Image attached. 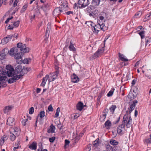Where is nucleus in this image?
<instances>
[{
  "label": "nucleus",
  "mask_w": 151,
  "mask_h": 151,
  "mask_svg": "<svg viewBox=\"0 0 151 151\" xmlns=\"http://www.w3.org/2000/svg\"><path fill=\"white\" fill-rule=\"evenodd\" d=\"M104 50V46L99 48L96 52L90 57V60H93L98 57H100L103 54Z\"/></svg>",
  "instance_id": "f257e3e1"
},
{
  "label": "nucleus",
  "mask_w": 151,
  "mask_h": 151,
  "mask_svg": "<svg viewBox=\"0 0 151 151\" xmlns=\"http://www.w3.org/2000/svg\"><path fill=\"white\" fill-rule=\"evenodd\" d=\"M132 120L130 115L128 114L125 115L123 116V124L127 128H129L132 126Z\"/></svg>",
  "instance_id": "f03ea898"
},
{
  "label": "nucleus",
  "mask_w": 151,
  "mask_h": 151,
  "mask_svg": "<svg viewBox=\"0 0 151 151\" xmlns=\"http://www.w3.org/2000/svg\"><path fill=\"white\" fill-rule=\"evenodd\" d=\"M17 49L19 48L20 51L24 53L28 52L29 51V48L26 47L25 44L21 43H18L17 44Z\"/></svg>",
  "instance_id": "7ed1b4c3"
},
{
  "label": "nucleus",
  "mask_w": 151,
  "mask_h": 151,
  "mask_svg": "<svg viewBox=\"0 0 151 151\" xmlns=\"http://www.w3.org/2000/svg\"><path fill=\"white\" fill-rule=\"evenodd\" d=\"M89 4L88 0H79L78 3V7L80 8H84Z\"/></svg>",
  "instance_id": "20e7f679"
},
{
  "label": "nucleus",
  "mask_w": 151,
  "mask_h": 151,
  "mask_svg": "<svg viewBox=\"0 0 151 151\" xmlns=\"http://www.w3.org/2000/svg\"><path fill=\"white\" fill-rule=\"evenodd\" d=\"M106 14L105 12L101 13L98 17L97 23L99 24H104L105 21V18H106Z\"/></svg>",
  "instance_id": "39448f33"
},
{
  "label": "nucleus",
  "mask_w": 151,
  "mask_h": 151,
  "mask_svg": "<svg viewBox=\"0 0 151 151\" xmlns=\"http://www.w3.org/2000/svg\"><path fill=\"white\" fill-rule=\"evenodd\" d=\"M59 72V70H57L56 71L50 74V78L48 79L49 82L53 81L57 78Z\"/></svg>",
  "instance_id": "423d86ee"
},
{
  "label": "nucleus",
  "mask_w": 151,
  "mask_h": 151,
  "mask_svg": "<svg viewBox=\"0 0 151 151\" xmlns=\"http://www.w3.org/2000/svg\"><path fill=\"white\" fill-rule=\"evenodd\" d=\"M60 4H61V8L65 11L68 8V2L67 0H60L59 1Z\"/></svg>",
  "instance_id": "0eeeda50"
},
{
  "label": "nucleus",
  "mask_w": 151,
  "mask_h": 151,
  "mask_svg": "<svg viewBox=\"0 0 151 151\" xmlns=\"http://www.w3.org/2000/svg\"><path fill=\"white\" fill-rule=\"evenodd\" d=\"M138 103V101L136 100H134L132 101L130 103L129 105L130 106V108L129 112L131 113L132 111L134 109L135 106Z\"/></svg>",
  "instance_id": "6e6552de"
},
{
  "label": "nucleus",
  "mask_w": 151,
  "mask_h": 151,
  "mask_svg": "<svg viewBox=\"0 0 151 151\" xmlns=\"http://www.w3.org/2000/svg\"><path fill=\"white\" fill-rule=\"evenodd\" d=\"M12 35H8L1 40V43L3 44H5L7 43L9 41H10L12 38Z\"/></svg>",
  "instance_id": "1a4fd4ad"
},
{
  "label": "nucleus",
  "mask_w": 151,
  "mask_h": 151,
  "mask_svg": "<svg viewBox=\"0 0 151 151\" xmlns=\"http://www.w3.org/2000/svg\"><path fill=\"white\" fill-rule=\"evenodd\" d=\"M64 11L61 7L55 8L53 12L54 16H57L59 15L61 12Z\"/></svg>",
  "instance_id": "9d476101"
},
{
  "label": "nucleus",
  "mask_w": 151,
  "mask_h": 151,
  "mask_svg": "<svg viewBox=\"0 0 151 151\" xmlns=\"http://www.w3.org/2000/svg\"><path fill=\"white\" fill-rule=\"evenodd\" d=\"M14 108L12 105H9L6 106L3 109V111L5 114H8V113L11 111Z\"/></svg>",
  "instance_id": "9b49d317"
},
{
  "label": "nucleus",
  "mask_w": 151,
  "mask_h": 151,
  "mask_svg": "<svg viewBox=\"0 0 151 151\" xmlns=\"http://www.w3.org/2000/svg\"><path fill=\"white\" fill-rule=\"evenodd\" d=\"M95 26L99 28V29H101V30L103 31H105L108 29V27L105 26L104 24H99L98 23L97 24L95 25Z\"/></svg>",
  "instance_id": "f8f14e48"
},
{
  "label": "nucleus",
  "mask_w": 151,
  "mask_h": 151,
  "mask_svg": "<svg viewBox=\"0 0 151 151\" xmlns=\"http://www.w3.org/2000/svg\"><path fill=\"white\" fill-rule=\"evenodd\" d=\"M18 49L17 47H14L10 49L9 52L10 55L12 56H14L15 53L18 52Z\"/></svg>",
  "instance_id": "ddd939ff"
},
{
  "label": "nucleus",
  "mask_w": 151,
  "mask_h": 151,
  "mask_svg": "<svg viewBox=\"0 0 151 151\" xmlns=\"http://www.w3.org/2000/svg\"><path fill=\"white\" fill-rule=\"evenodd\" d=\"M79 81V78L78 77L73 73L71 76V81L74 83H76L78 82Z\"/></svg>",
  "instance_id": "4468645a"
},
{
  "label": "nucleus",
  "mask_w": 151,
  "mask_h": 151,
  "mask_svg": "<svg viewBox=\"0 0 151 151\" xmlns=\"http://www.w3.org/2000/svg\"><path fill=\"white\" fill-rule=\"evenodd\" d=\"M23 56V54L21 52H17V53H15V54L14 55V58L17 60L21 59L22 60V57Z\"/></svg>",
  "instance_id": "2eb2a0df"
},
{
  "label": "nucleus",
  "mask_w": 151,
  "mask_h": 151,
  "mask_svg": "<svg viewBox=\"0 0 151 151\" xmlns=\"http://www.w3.org/2000/svg\"><path fill=\"white\" fill-rule=\"evenodd\" d=\"M37 144L36 142H33L29 145V148L31 150H35L37 148Z\"/></svg>",
  "instance_id": "dca6fc26"
},
{
  "label": "nucleus",
  "mask_w": 151,
  "mask_h": 151,
  "mask_svg": "<svg viewBox=\"0 0 151 151\" xmlns=\"http://www.w3.org/2000/svg\"><path fill=\"white\" fill-rule=\"evenodd\" d=\"M100 2L101 0H92V6L94 7H96L99 5Z\"/></svg>",
  "instance_id": "f3484780"
},
{
  "label": "nucleus",
  "mask_w": 151,
  "mask_h": 151,
  "mask_svg": "<svg viewBox=\"0 0 151 151\" xmlns=\"http://www.w3.org/2000/svg\"><path fill=\"white\" fill-rule=\"evenodd\" d=\"M8 139V137L6 135H4L3 137H1L0 139V145L2 146L4 144L5 142Z\"/></svg>",
  "instance_id": "a211bd4d"
},
{
  "label": "nucleus",
  "mask_w": 151,
  "mask_h": 151,
  "mask_svg": "<svg viewBox=\"0 0 151 151\" xmlns=\"http://www.w3.org/2000/svg\"><path fill=\"white\" fill-rule=\"evenodd\" d=\"M69 48L70 51H73L74 52H75L76 51V48L74 47L71 40L70 42Z\"/></svg>",
  "instance_id": "6ab92c4d"
},
{
  "label": "nucleus",
  "mask_w": 151,
  "mask_h": 151,
  "mask_svg": "<svg viewBox=\"0 0 151 151\" xmlns=\"http://www.w3.org/2000/svg\"><path fill=\"white\" fill-rule=\"evenodd\" d=\"M49 76L48 75H46L45 77H44L42 79V82L41 84V86L43 87H44L46 84V82L48 79H49Z\"/></svg>",
  "instance_id": "aec40b11"
},
{
  "label": "nucleus",
  "mask_w": 151,
  "mask_h": 151,
  "mask_svg": "<svg viewBox=\"0 0 151 151\" xmlns=\"http://www.w3.org/2000/svg\"><path fill=\"white\" fill-rule=\"evenodd\" d=\"M55 128L53 124H51L49 128L47 129V132L49 133H53L55 132Z\"/></svg>",
  "instance_id": "412c9836"
},
{
  "label": "nucleus",
  "mask_w": 151,
  "mask_h": 151,
  "mask_svg": "<svg viewBox=\"0 0 151 151\" xmlns=\"http://www.w3.org/2000/svg\"><path fill=\"white\" fill-rule=\"evenodd\" d=\"M6 124L9 126H12L14 124V119L12 117H9L7 120Z\"/></svg>",
  "instance_id": "4be33fe9"
},
{
  "label": "nucleus",
  "mask_w": 151,
  "mask_h": 151,
  "mask_svg": "<svg viewBox=\"0 0 151 151\" xmlns=\"http://www.w3.org/2000/svg\"><path fill=\"white\" fill-rule=\"evenodd\" d=\"M84 107L83 103L81 102H79L76 105L77 109L81 111Z\"/></svg>",
  "instance_id": "5701e85b"
},
{
  "label": "nucleus",
  "mask_w": 151,
  "mask_h": 151,
  "mask_svg": "<svg viewBox=\"0 0 151 151\" xmlns=\"http://www.w3.org/2000/svg\"><path fill=\"white\" fill-rule=\"evenodd\" d=\"M122 125L123 124H122L121 125H119L117 128V130L118 133L121 135H122Z\"/></svg>",
  "instance_id": "b1692460"
},
{
  "label": "nucleus",
  "mask_w": 151,
  "mask_h": 151,
  "mask_svg": "<svg viewBox=\"0 0 151 151\" xmlns=\"http://www.w3.org/2000/svg\"><path fill=\"white\" fill-rule=\"evenodd\" d=\"M134 93L130 92L128 95V97L131 99H134L137 95H134Z\"/></svg>",
  "instance_id": "393cba45"
},
{
  "label": "nucleus",
  "mask_w": 151,
  "mask_h": 151,
  "mask_svg": "<svg viewBox=\"0 0 151 151\" xmlns=\"http://www.w3.org/2000/svg\"><path fill=\"white\" fill-rule=\"evenodd\" d=\"M9 52L8 49L7 48H5L2 51L1 53L6 56L8 54Z\"/></svg>",
  "instance_id": "a878e982"
},
{
  "label": "nucleus",
  "mask_w": 151,
  "mask_h": 151,
  "mask_svg": "<svg viewBox=\"0 0 151 151\" xmlns=\"http://www.w3.org/2000/svg\"><path fill=\"white\" fill-rule=\"evenodd\" d=\"M133 91H131V92L132 93H134V95H137L138 93V90L136 86H134L132 88Z\"/></svg>",
  "instance_id": "bb28decb"
},
{
  "label": "nucleus",
  "mask_w": 151,
  "mask_h": 151,
  "mask_svg": "<svg viewBox=\"0 0 151 151\" xmlns=\"http://www.w3.org/2000/svg\"><path fill=\"white\" fill-rule=\"evenodd\" d=\"M12 24L14 28H17L19 26L20 21L19 20H18L12 22Z\"/></svg>",
  "instance_id": "cd10ccee"
},
{
  "label": "nucleus",
  "mask_w": 151,
  "mask_h": 151,
  "mask_svg": "<svg viewBox=\"0 0 151 151\" xmlns=\"http://www.w3.org/2000/svg\"><path fill=\"white\" fill-rule=\"evenodd\" d=\"M28 5L27 4H25L24 5V6L22 7L21 11V13H22L24 12L25 11V10L27 9V7H28Z\"/></svg>",
  "instance_id": "c85d7f7f"
},
{
  "label": "nucleus",
  "mask_w": 151,
  "mask_h": 151,
  "mask_svg": "<svg viewBox=\"0 0 151 151\" xmlns=\"http://www.w3.org/2000/svg\"><path fill=\"white\" fill-rule=\"evenodd\" d=\"M49 6V5L48 3H45L42 6V8L44 11H46L48 9Z\"/></svg>",
  "instance_id": "c756f323"
},
{
  "label": "nucleus",
  "mask_w": 151,
  "mask_h": 151,
  "mask_svg": "<svg viewBox=\"0 0 151 151\" xmlns=\"http://www.w3.org/2000/svg\"><path fill=\"white\" fill-rule=\"evenodd\" d=\"M106 114L105 113L102 114L100 118V121L102 122H104L105 121V119L106 118Z\"/></svg>",
  "instance_id": "7c9ffc66"
},
{
  "label": "nucleus",
  "mask_w": 151,
  "mask_h": 151,
  "mask_svg": "<svg viewBox=\"0 0 151 151\" xmlns=\"http://www.w3.org/2000/svg\"><path fill=\"white\" fill-rule=\"evenodd\" d=\"M31 59L30 58H26L22 61V62L24 64H28L30 63Z\"/></svg>",
  "instance_id": "2f4dec72"
},
{
  "label": "nucleus",
  "mask_w": 151,
  "mask_h": 151,
  "mask_svg": "<svg viewBox=\"0 0 151 151\" xmlns=\"http://www.w3.org/2000/svg\"><path fill=\"white\" fill-rule=\"evenodd\" d=\"M85 24H87L88 27L91 26L92 27H93L94 24L91 21H87L85 22Z\"/></svg>",
  "instance_id": "473e14b6"
},
{
  "label": "nucleus",
  "mask_w": 151,
  "mask_h": 151,
  "mask_svg": "<svg viewBox=\"0 0 151 151\" xmlns=\"http://www.w3.org/2000/svg\"><path fill=\"white\" fill-rule=\"evenodd\" d=\"M104 125L106 127H109L111 125V123L110 120H108L106 122Z\"/></svg>",
  "instance_id": "72a5a7b5"
},
{
  "label": "nucleus",
  "mask_w": 151,
  "mask_h": 151,
  "mask_svg": "<svg viewBox=\"0 0 151 151\" xmlns=\"http://www.w3.org/2000/svg\"><path fill=\"white\" fill-rule=\"evenodd\" d=\"M115 89L114 88H112L111 90L107 94V96L108 97H110L114 93Z\"/></svg>",
  "instance_id": "f704fd0d"
},
{
  "label": "nucleus",
  "mask_w": 151,
  "mask_h": 151,
  "mask_svg": "<svg viewBox=\"0 0 151 151\" xmlns=\"http://www.w3.org/2000/svg\"><path fill=\"white\" fill-rule=\"evenodd\" d=\"M130 60H128L126 57L125 56L123 55V63H124V65L126 66L128 65L127 61Z\"/></svg>",
  "instance_id": "c9c22d12"
},
{
  "label": "nucleus",
  "mask_w": 151,
  "mask_h": 151,
  "mask_svg": "<svg viewBox=\"0 0 151 151\" xmlns=\"http://www.w3.org/2000/svg\"><path fill=\"white\" fill-rule=\"evenodd\" d=\"M110 143L113 145H118V142L114 140L111 139L110 141Z\"/></svg>",
  "instance_id": "e433bc0d"
},
{
  "label": "nucleus",
  "mask_w": 151,
  "mask_h": 151,
  "mask_svg": "<svg viewBox=\"0 0 151 151\" xmlns=\"http://www.w3.org/2000/svg\"><path fill=\"white\" fill-rule=\"evenodd\" d=\"M60 111V108L58 107L56 111L55 114L54 116L55 118H57L58 117Z\"/></svg>",
  "instance_id": "4c0bfd02"
},
{
  "label": "nucleus",
  "mask_w": 151,
  "mask_h": 151,
  "mask_svg": "<svg viewBox=\"0 0 151 151\" xmlns=\"http://www.w3.org/2000/svg\"><path fill=\"white\" fill-rule=\"evenodd\" d=\"M151 18V16L149 14H148L145 16V17L143 21L144 22H146L147 21L149 20Z\"/></svg>",
  "instance_id": "58836bf2"
},
{
  "label": "nucleus",
  "mask_w": 151,
  "mask_h": 151,
  "mask_svg": "<svg viewBox=\"0 0 151 151\" xmlns=\"http://www.w3.org/2000/svg\"><path fill=\"white\" fill-rule=\"evenodd\" d=\"M145 40L146 42L145 45H147L148 44H149L151 42V39L150 37H147L145 38Z\"/></svg>",
  "instance_id": "ea45409f"
},
{
  "label": "nucleus",
  "mask_w": 151,
  "mask_h": 151,
  "mask_svg": "<svg viewBox=\"0 0 151 151\" xmlns=\"http://www.w3.org/2000/svg\"><path fill=\"white\" fill-rule=\"evenodd\" d=\"M11 135L10 136V140L11 141H14L16 139V136L14 135V134H11Z\"/></svg>",
  "instance_id": "a19ab883"
},
{
  "label": "nucleus",
  "mask_w": 151,
  "mask_h": 151,
  "mask_svg": "<svg viewBox=\"0 0 151 151\" xmlns=\"http://www.w3.org/2000/svg\"><path fill=\"white\" fill-rule=\"evenodd\" d=\"M45 113L44 111H42L40 112L39 115L40 118H43L45 116Z\"/></svg>",
  "instance_id": "79ce46f5"
},
{
  "label": "nucleus",
  "mask_w": 151,
  "mask_h": 151,
  "mask_svg": "<svg viewBox=\"0 0 151 151\" xmlns=\"http://www.w3.org/2000/svg\"><path fill=\"white\" fill-rule=\"evenodd\" d=\"M116 108V106L115 105H113L111 106V107L110 108V110L112 112V113L113 114L114 112V111L115 109Z\"/></svg>",
  "instance_id": "37998d69"
},
{
  "label": "nucleus",
  "mask_w": 151,
  "mask_h": 151,
  "mask_svg": "<svg viewBox=\"0 0 151 151\" xmlns=\"http://www.w3.org/2000/svg\"><path fill=\"white\" fill-rule=\"evenodd\" d=\"M106 149L109 150L113 151V148L112 147L110 146L109 144L106 145Z\"/></svg>",
  "instance_id": "c03bdc74"
},
{
  "label": "nucleus",
  "mask_w": 151,
  "mask_h": 151,
  "mask_svg": "<svg viewBox=\"0 0 151 151\" xmlns=\"http://www.w3.org/2000/svg\"><path fill=\"white\" fill-rule=\"evenodd\" d=\"M99 138H97L95 141L93 143V144L94 146H96L99 144Z\"/></svg>",
  "instance_id": "a18cd8bd"
},
{
  "label": "nucleus",
  "mask_w": 151,
  "mask_h": 151,
  "mask_svg": "<svg viewBox=\"0 0 151 151\" xmlns=\"http://www.w3.org/2000/svg\"><path fill=\"white\" fill-rule=\"evenodd\" d=\"M92 29L93 31V32L96 34H97L98 32V30H96V26H95V24L93 26V27H92Z\"/></svg>",
  "instance_id": "49530a36"
},
{
  "label": "nucleus",
  "mask_w": 151,
  "mask_h": 151,
  "mask_svg": "<svg viewBox=\"0 0 151 151\" xmlns=\"http://www.w3.org/2000/svg\"><path fill=\"white\" fill-rule=\"evenodd\" d=\"M145 33V32H144V31H142L140 32H139L138 33V34L141 36V39H143L145 37V36H144Z\"/></svg>",
  "instance_id": "de8ad7c7"
},
{
  "label": "nucleus",
  "mask_w": 151,
  "mask_h": 151,
  "mask_svg": "<svg viewBox=\"0 0 151 151\" xmlns=\"http://www.w3.org/2000/svg\"><path fill=\"white\" fill-rule=\"evenodd\" d=\"M14 128H15L14 129V135H16V136H18L19 135L20 132H19L18 131H17L16 127H15Z\"/></svg>",
  "instance_id": "09e8293b"
},
{
  "label": "nucleus",
  "mask_w": 151,
  "mask_h": 151,
  "mask_svg": "<svg viewBox=\"0 0 151 151\" xmlns=\"http://www.w3.org/2000/svg\"><path fill=\"white\" fill-rule=\"evenodd\" d=\"M34 112V108L33 107H31L29 111V114H32Z\"/></svg>",
  "instance_id": "8fccbe9b"
},
{
  "label": "nucleus",
  "mask_w": 151,
  "mask_h": 151,
  "mask_svg": "<svg viewBox=\"0 0 151 151\" xmlns=\"http://www.w3.org/2000/svg\"><path fill=\"white\" fill-rule=\"evenodd\" d=\"M65 14L67 15H73L74 14L73 11H69L65 12Z\"/></svg>",
  "instance_id": "3c124183"
},
{
  "label": "nucleus",
  "mask_w": 151,
  "mask_h": 151,
  "mask_svg": "<svg viewBox=\"0 0 151 151\" xmlns=\"http://www.w3.org/2000/svg\"><path fill=\"white\" fill-rule=\"evenodd\" d=\"M14 27L12 24V23L11 24H9L8 27V29H10V30H13L14 28Z\"/></svg>",
  "instance_id": "603ef678"
},
{
  "label": "nucleus",
  "mask_w": 151,
  "mask_h": 151,
  "mask_svg": "<svg viewBox=\"0 0 151 151\" xmlns=\"http://www.w3.org/2000/svg\"><path fill=\"white\" fill-rule=\"evenodd\" d=\"M119 60H120L122 61H123V55L121 54L120 52L119 53Z\"/></svg>",
  "instance_id": "864d4df0"
},
{
  "label": "nucleus",
  "mask_w": 151,
  "mask_h": 151,
  "mask_svg": "<svg viewBox=\"0 0 151 151\" xmlns=\"http://www.w3.org/2000/svg\"><path fill=\"white\" fill-rule=\"evenodd\" d=\"M19 1V0H15L13 4V7H15L17 6V4Z\"/></svg>",
  "instance_id": "5fc2aeb1"
},
{
  "label": "nucleus",
  "mask_w": 151,
  "mask_h": 151,
  "mask_svg": "<svg viewBox=\"0 0 151 151\" xmlns=\"http://www.w3.org/2000/svg\"><path fill=\"white\" fill-rule=\"evenodd\" d=\"M55 137H52L49 138V141L50 142H53L55 140Z\"/></svg>",
  "instance_id": "6e6d98bb"
},
{
  "label": "nucleus",
  "mask_w": 151,
  "mask_h": 151,
  "mask_svg": "<svg viewBox=\"0 0 151 151\" xmlns=\"http://www.w3.org/2000/svg\"><path fill=\"white\" fill-rule=\"evenodd\" d=\"M48 109L49 111H53V109L52 105L50 104L48 107Z\"/></svg>",
  "instance_id": "4d7b16f0"
},
{
  "label": "nucleus",
  "mask_w": 151,
  "mask_h": 151,
  "mask_svg": "<svg viewBox=\"0 0 151 151\" xmlns=\"http://www.w3.org/2000/svg\"><path fill=\"white\" fill-rule=\"evenodd\" d=\"M80 135H79L78 137H76L74 139V142L75 143L77 142L78 140H79L80 139Z\"/></svg>",
  "instance_id": "13d9d810"
},
{
  "label": "nucleus",
  "mask_w": 151,
  "mask_h": 151,
  "mask_svg": "<svg viewBox=\"0 0 151 151\" xmlns=\"http://www.w3.org/2000/svg\"><path fill=\"white\" fill-rule=\"evenodd\" d=\"M50 26H47V28H46V33L47 34L48 32V34H49V33L50 31Z\"/></svg>",
  "instance_id": "bf43d9fd"
},
{
  "label": "nucleus",
  "mask_w": 151,
  "mask_h": 151,
  "mask_svg": "<svg viewBox=\"0 0 151 151\" xmlns=\"http://www.w3.org/2000/svg\"><path fill=\"white\" fill-rule=\"evenodd\" d=\"M27 120H28L27 119H23V120L22 122V124L23 125H24V126L25 125L26 122L27 121Z\"/></svg>",
  "instance_id": "052dcab7"
},
{
  "label": "nucleus",
  "mask_w": 151,
  "mask_h": 151,
  "mask_svg": "<svg viewBox=\"0 0 151 151\" xmlns=\"http://www.w3.org/2000/svg\"><path fill=\"white\" fill-rule=\"evenodd\" d=\"M5 56L3 55V54L1 53L0 55V60H2L5 58Z\"/></svg>",
  "instance_id": "680f3d73"
},
{
  "label": "nucleus",
  "mask_w": 151,
  "mask_h": 151,
  "mask_svg": "<svg viewBox=\"0 0 151 151\" xmlns=\"http://www.w3.org/2000/svg\"><path fill=\"white\" fill-rule=\"evenodd\" d=\"M10 35H12V37L15 38L16 39L18 38V34L17 33H15L14 35L11 34Z\"/></svg>",
  "instance_id": "e2e57ef3"
},
{
  "label": "nucleus",
  "mask_w": 151,
  "mask_h": 151,
  "mask_svg": "<svg viewBox=\"0 0 151 151\" xmlns=\"http://www.w3.org/2000/svg\"><path fill=\"white\" fill-rule=\"evenodd\" d=\"M91 10L92 9L90 6L88 7L86 9V11L88 13H90L91 12Z\"/></svg>",
  "instance_id": "0e129e2a"
},
{
  "label": "nucleus",
  "mask_w": 151,
  "mask_h": 151,
  "mask_svg": "<svg viewBox=\"0 0 151 151\" xmlns=\"http://www.w3.org/2000/svg\"><path fill=\"white\" fill-rule=\"evenodd\" d=\"M13 18V17L12 16L11 17L7 18L5 21V23L6 24L9 21L12 19Z\"/></svg>",
  "instance_id": "69168bd1"
},
{
  "label": "nucleus",
  "mask_w": 151,
  "mask_h": 151,
  "mask_svg": "<svg viewBox=\"0 0 151 151\" xmlns=\"http://www.w3.org/2000/svg\"><path fill=\"white\" fill-rule=\"evenodd\" d=\"M35 14H33V15L31 16L30 17V20L32 22L33 19H35Z\"/></svg>",
  "instance_id": "338daca9"
},
{
  "label": "nucleus",
  "mask_w": 151,
  "mask_h": 151,
  "mask_svg": "<svg viewBox=\"0 0 151 151\" xmlns=\"http://www.w3.org/2000/svg\"><path fill=\"white\" fill-rule=\"evenodd\" d=\"M145 76L147 77V78L149 79H151V75L148 74H145Z\"/></svg>",
  "instance_id": "774afa93"
}]
</instances>
